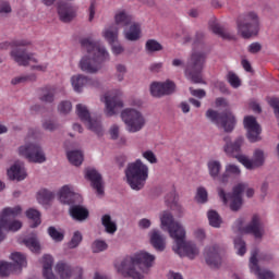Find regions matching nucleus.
I'll use <instances>...</instances> for the list:
<instances>
[{"label": "nucleus", "mask_w": 279, "mask_h": 279, "mask_svg": "<svg viewBox=\"0 0 279 279\" xmlns=\"http://www.w3.org/2000/svg\"><path fill=\"white\" fill-rule=\"evenodd\" d=\"M21 206L15 207H7L2 210L0 215V243L5 240V234H3V228L8 226V221L10 219H14V217H19L21 215Z\"/></svg>", "instance_id": "nucleus-18"}, {"label": "nucleus", "mask_w": 279, "mask_h": 279, "mask_svg": "<svg viewBox=\"0 0 279 279\" xmlns=\"http://www.w3.org/2000/svg\"><path fill=\"white\" fill-rule=\"evenodd\" d=\"M245 189H247V184L245 183H239L233 187V192L230 195V209L233 210V213L241 210L243 206V197L241 195Z\"/></svg>", "instance_id": "nucleus-23"}, {"label": "nucleus", "mask_w": 279, "mask_h": 279, "mask_svg": "<svg viewBox=\"0 0 279 279\" xmlns=\"http://www.w3.org/2000/svg\"><path fill=\"white\" fill-rule=\"evenodd\" d=\"M228 82L233 88H239V86H241V78H239L234 72H229Z\"/></svg>", "instance_id": "nucleus-57"}, {"label": "nucleus", "mask_w": 279, "mask_h": 279, "mask_svg": "<svg viewBox=\"0 0 279 279\" xmlns=\"http://www.w3.org/2000/svg\"><path fill=\"white\" fill-rule=\"evenodd\" d=\"M225 146L223 151L227 154V156H231L232 158H236L239 160V153L241 151V147H243L244 140L243 137H238L233 143L232 138L230 136H225Z\"/></svg>", "instance_id": "nucleus-20"}, {"label": "nucleus", "mask_w": 279, "mask_h": 279, "mask_svg": "<svg viewBox=\"0 0 279 279\" xmlns=\"http://www.w3.org/2000/svg\"><path fill=\"white\" fill-rule=\"evenodd\" d=\"M12 12V7L10 2H1L0 3V14L4 16V14H10Z\"/></svg>", "instance_id": "nucleus-62"}, {"label": "nucleus", "mask_w": 279, "mask_h": 279, "mask_svg": "<svg viewBox=\"0 0 279 279\" xmlns=\"http://www.w3.org/2000/svg\"><path fill=\"white\" fill-rule=\"evenodd\" d=\"M258 248H254L251 253L250 257V269L252 274H255L258 279H276V276L272 271L263 269L260 270V267L258 266Z\"/></svg>", "instance_id": "nucleus-15"}, {"label": "nucleus", "mask_w": 279, "mask_h": 279, "mask_svg": "<svg viewBox=\"0 0 279 279\" xmlns=\"http://www.w3.org/2000/svg\"><path fill=\"white\" fill-rule=\"evenodd\" d=\"M58 15L62 23H71L77 16V9L66 2H61L58 5Z\"/></svg>", "instance_id": "nucleus-24"}, {"label": "nucleus", "mask_w": 279, "mask_h": 279, "mask_svg": "<svg viewBox=\"0 0 279 279\" xmlns=\"http://www.w3.org/2000/svg\"><path fill=\"white\" fill-rule=\"evenodd\" d=\"M82 47L86 49L87 54L81 59L78 68L83 73H89L92 75L99 73L101 71V62L110 58L108 50L100 44L90 41V39H83Z\"/></svg>", "instance_id": "nucleus-3"}, {"label": "nucleus", "mask_w": 279, "mask_h": 279, "mask_svg": "<svg viewBox=\"0 0 279 279\" xmlns=\"http://www.w3.org/2000/svg\"><path fill=\"white\" fill-rule=\"evenodd\" d=\"M71 84L75 93H82V88L88 84V76L84 74L74 75L71 77Z\"/></svg>", "instance_id": "nucleus-33"}, {"label": "nucleus", "mask_w": 279, "mask_h": 279, "mask_svg": "<svg viewBox=\"0 0 279 279\" xmlns=\"http://www.w3.org/2000/svg\"><path fill=\"white\" fill-rule=\"evenodd\" d=\"M146 49L147 51H150V53H154L155 51H162V45L156 41V39H149L146 41Z\"/></svg>", "instance_id": "nucleus-51"}, {"label": "nucleus", "mask_w": 279, "mask_h": 279, "mask_svg": "<svg viewBox=\"0 0 279 279\" xmlns=\"http://www.w3.org/2000/svg\"><path fill=\"white\" fill-rule=\"evenodd\" d=\"M26 217L28 219H31V221H33V223L31 225V228H38V226H40L41 221H40V211L31 208L28 210H26Z\"/></svg>", "instance_id": "nucleus-39"}, {"label": "nucleus", "mask_w": 279, "mask_h": 279, "mask_svg": "<svg viewBox=\"0 0 279 279\" xmlns=\"http://www.w3.org/2000/svg\"><path fill=\"white\" fill-rule=\"evenodd\" d=\"M239 162L245 167V169H248L250 171H254V169H260L265 165V150L260 148H256L253 151V158L250 159V157L245 155L238 156Z\"/></svg>", "instance_id": "nucleus-13"}, {"label": "nucleus", "mask_w": 279, "mask_h": 279, "mask_svg": "<svg viewBox=\"0 0 279 279\" xmlns=\"http://www.w3.org/2000/svg\"><path fill=\"white\" fill-rule=\"evenodd\" d=\"M121 119L131 134H136V132H141L145 128V116L137 109L126 108L122 110Z\"/></svg>", "instance_id": "nucleus-8"}, {"label": "nucleus", "mask_w": 279, "mask_h": 279, "mask_svg": "<svg viewBox=\"0 0 279 279\" xmlns=\"http://www.w3.org/2000/svg\"><path fill=\"white\" fill-rule=\"evenodd\" d=\"M125 178L133 191L145 189V182L149 178V167L141 159L130 162L125 169Z\"/></svg>", "instance_id": "nucleus-5"}, {"label": "nucleus", "mask_w": 279, "mask_h": 279, "mask_svg": "<svg viewBox=\"0 0 279 279\" xmlns=\"http://www.w3.org/2000/svg\"><path fill=\"white\" fill-rule=\"evenodd\" d=\"M208 171L210 178L214 180H218L220 184H228V180H230V177L228 173H222L221 174V161L219 160H209L207 162Z\"/></svg>", "instance_id": "nucleus-21"}, {"label": "nucleus", "mask_w": 279, "mask_h": 279, "mask_svg": "<svg viewBox=\"0 0 279 279\" xmlns=\"http://www.w3.org/2000/svg\"><path fill=\"white\" fill-rule=\"evenodd\" d=\"M76 114L83 123L90 119V111H88V107L82 104L76 105Z\"/></svg>", "instance_id": "nucleus-40"}, {"label": "nucleus", "mask_w": 279, "mask_h": 279, "mask_svg": "<svg viewBox=\"0 0 279 279\" xmlns=\"http://www.w3.org/2000/svg\"><path fill=\"white\" fill-rule=\"evenodd\" d=\"M155 263L156 255L141 251L124 257L114 267L117 274H120L122 278L145 279L151 274V267H154Z\"/></svg>", "instance_id": "nucleus-2"}, {"label": "nucleus", "mask_w": 279, "mask_h": 279, "mask_svg": "<svg viewBox=\"0 0 279 279\" xmlns=\"http://www.w3.org/2000/svg\"><path fill=\"white\" fill-rule=\"evenodd\" d=\"M234 247L238 251L239 256H244L245 252H247L245 241L241 238L234 240Z\"/></svg>", "instance_id": "nucleus-50"}, {"label": "nucleus", "mask_w": 279, "mask_h": 279, "mask_svg": "<svg viewBox=\"0 0 279 279\" xmlns=\"http://www.w3.org/2000/svg\"><path fill=\"white\" fill-rule=\"evenodd\" d=\"M207 119H210L213 123H216L218 128H222L225 132H232L234 125H236V118L230 111L219 113L213 109L206 111Z\"/></svg>", "instance_id": "nucleus-10"}, {"label": "nucleus", "mask_w": 279, "mask_h": 279, "mask_svg": "<svg viewBox=\"0 0 279 279\" xmlns=\"http://www.w3.org/2000/svg\"><path fill=\"white\" fill-rule=\"evenodd\" d=\"M48 234L57 243H60V241H64V233L56 229V227H49L48 228Z\"/></svg>", "instance_id": "nucleus-46"}, {"label": "nucleus", "mask_w": 279, "mask_h": 279, "mask_svg": "<svg viewBox=\"0 0 279 279\" xmlns=\"http://www.w3.org/2000/svg\"><path fill=\"white\" fill-rule=\"evenodd\" d=\"M23 243L34 254H40V242L38 241L37 236L26 238L24 239Z\"/></svg>", "instance_id": "nucleus-36"}, {"label": "nucleus", "mask_w": 279, "mask_h": 279, "mask_svg": "<svg viewBox=\"0 0 279 279\" xmlns=\"http://www.w3.org/2000/svg\"><path fill=\"white\" fill-rule=\"evenodd\" d=\"M14 49L11 50L10 56L19 64V66H27L29 62H38L36 58H34V54L28 53L25 48L21 47H27L32 45V43L22 39L14 41Z\"/></svg>", "instance_id": "nucleus-11"}, {"label": "nucleus", "mask_w": 279, "mask_h": 279, "mask_svg": "<svg viewBox=\"0 0 279 279\" xmlns=\"http://www.w3.org/2000/svg\"><path fill=\"white\" fill-rule=\"evenodd\" d=\"M8 175L10 180H16L21 182L27 178V171L25 170V163L16 161L9 170Z\"/></svg>", "instance_id": "nucleus-26"}, {"label": "nucleus", "mask_w": 279, "mask_h": 279, "mask_svg": "<svg viewBox=\"0 0 279 279\" xmlns=\"http://www.w3.org/2000/svg\"><path fill=\"white\" fill-rule=\"evenodd\" d=\"M121 92H119L118 95H105V112L107 117H114V114H117V110L123 108V100L121 99Z\"/></svg>", "instance_id": "nucleus-17"}, {"label": "nucleus", "mask_w": 279, "mask_h": 279, "mask_svg": "<svg viewBox=\"0 0 279 279\" xmlns=\"http://www.w3.org/2000/svg\"><path fill=\"white\" fill-rule=\"evenodd\" d=\"M59 201L61 204L73 206L74 204H80L82 202V196L73 192L69 185H64L59 192Z\"/></svg>", "instance_id": "nucleus-22"}, {"label": "nucleus", "mask_w": 279, "mask_h": 279, "mask_svg": "<svg viewBox=\"0 0 279 279\" xmlns=\"http://www.w3.org/2000/svg\"><path fill=\"white\" fill-rule=\"evenodd\" d=\"M244 128L247 131L246 137L250 143H258V141H262L260 133L263 132V129H260V124H258V121H256L254 116L244 118Z\"/></svg>", "instance_id": "nucleus-14"}, {"label": "nucleus", "mask_w": 279, "mask_h": 279, "mask_svg": "<svg viewBox=\"0 0 279 279\" xmlns=\"http://www.w3.org/2000/svg\"><path fill=\"white\" fill-rule=\"evenodd\" d=\"M101 36L109 45L119 43V26L111 24L105 27L101 32Z\"/></svg>", "instance_id": "nucleus-28"}, {"label": "nucleus", "mask_w": 279, "mask_h": 279, "mask_svg": "<svg viewBox=\"0 0 279 279\" xmlns=\"http://www.w3.org/2000/svg\"><path fill=\"white\" fill-rule=\"evenodd\" d=\"M69 213L74 221H86L89 215L88 208L80 205V203H74V205H71Z\"/></svg>", "instance_id": "nucleus-27"}, {"label": "nucleus", "mask_w": 279, "mask_h": 279, "mask_svg": "<svg viewBox=\"0 0 279 279\" xmlns=\"http://www.w3.org/2000/svg\"><path fill=\"white\" fill-rule=\"evenodd\" d=\"M163 96L165 95H173L175 93V83L172 81H166L161 83Z\"/></svg>", "instance_id": "nucleus-53"}, {"label": "nucleus", "mask_w": 279, "mask_h": 279, "mask_svg": "<svg viewBox=\"0 0 279 279\" xmlns=\"http://www.w3.org/2000/svg\"><path fill=\"white\" fill-rule=\"evenodd\" d=\"M12 269H14V265L7 263V262H0V277L5 278L12 274Z\"/></svg>", "instance_id": "nucleus-47"}, {"label": "nucleus", "mask_w": 279, "mask_h": 279, "mask_svg": "<svg viewBox=\"0 0 279 279\" xmlns=\"http://www.w3.org/2000/svg\"><path fill=\"white\" fill-rule=\"evenodd\" d=\"M263 49V45H260V43H252L248 48L247 51L248 53H259V51H262Z\"/></svg>", "instance_id": "nucleus-63"}, {"label": "nucleus", "mask_w": 279, "mask_h": 279, "mask_svg": "<svg viewBox=\"0 0 279 279\" xmlns=\"http://www.w3.org/2000/svg\"><path fill=\"white\" fill-rule=\"evenodd\" d=\"M11 259L13 260V263H15V265H17V267L22 268V267H27V257L25 256V254L21 253V252H15L11 254Z\"/></svg>", "instance_id": "nucleus-41"}, {"label": "nucleus", "mask_w": 279, "mask_h": 279, "mask_svg": "<svg viewBox=\"0 0 279 279\" xmlns=\"http://www.w3.org/2000/svg\"><path fill=\"white\" fill-rule=\"evenodd\" d=\"M3 228H8V230H10V232H19V230H21V228H23V222H21L19 220L8 222V220H7V226Z\"/></svg>", "instance_id": "nucleus-59"}, {"label": "nucleus", "mask_w": 279, "mask_h": 279, "mask_svg": "<svg viewBox=\"0 0 279 279\" xmlns=\"http://www.w3.org/2000/svg\"><path fill=\"white\" fill-rule=\"evenodd\" d=\"M150 94L153 97H165V92L162 90V83L155 82L150 85Z\"/></svg>", "instance_id": "nucleus-44"}, {"label": "nucleus", "mask_w": 279, "mask_h": 279, "mask_svg": "<svg viewBox=\"0 0 279 279\" xmlns=\"http://www.w3.org/2000/svg\"><path fill=\"white\" fill-rule=\"evenodd\" d=\"M150 244L157 252H165L166 242L165 236L161 235L160 231L153 229L149 232Z\"/></svg>", "instance_id": "nucleus-29"}, {"label": "nucleus", "mask_w": 279, "mask_h": 279, "mask_svg": "<svg viewBox=\"0 0 279 279\" xmlns=\"http://www.w3.org/2000/svg\"><path fill=\"white\" fill-rule=\"evenodd\" d=\"M25 82H36V74L16 76L13 80H11V84L13 86H16V84H25Z\"/></svg>", "instance_id": "nucleus-45"}, {"label": "nucleus", "mask_w": 279, "mask_h": 279, "mask_svg": "<svg viewBox=\"0 0 279 279\" xmlns=\"http://www.w3.org/2000/svg\"><path fill=\"white\" fill-rule=\"evenodd\" d=\"M87 130L94 132V134L101 136L104 134V125L99 119L90 118L85 122Z\"/></svg>", "instance_id": "nucleus-34"}, {"label": "nucleus", "mask_w": 279, "mask_h": 279, "mask_svg": "<svg viewBox=\"0 0 279 279\" xmlns=\"http://www.w3.org/2000/svg\"><path fill=\"white\" fill-rule=\"evenodd\" d=\"M268 104L272 108L275 117L279 119V98H270Z\"/></svg>", "instance_id": "nucleus-61"}, {"label": "nucleus", "mask_w": 279, "mask_h": 279, "mask_svg": "<svg viewBox=\"0 0 279 279\" xmlns=\"http://www.w3.org/2000/svg\"><path fill=\"white\" fill-rule=\"evenodd\" d=\"M54 271L61 279H69L74 276V274H76L78 278H82L84 274V270L81 267L73 268L64 262H59L54 267Z\"/></svg>", "instance_id": "nucleus-19"}, {"label": "nucleus", "mask_w": 279, "mask_h": 279, "mask_svg": "<svg viewBox=\"0 0 279 279\" xmlns=\"http://www.w3.org/2000/svg\"><path fill=\"white\" fill-rule=\"evenodd\" d=\"M227 175H241V168L236 165L229 163L226 166V172Z\"/></svg>", "instance_id": "nucleus-58"}, {"label": "nucleus", "mask_w": 279, "mask_h": 279, "mask_svg": "<svg viewBox=\"0 0 279 279\" xmlns=\"http://www.w3.org/2000/svg\"><path fill=\"white\" fill-rule=\"evenodd\" d=\"M207 217L209 226H211V228H221L223 220L221 219V216H219V213H217V210H209L207 213Z\"/></svg>", "instance_id": "nucleus-38"}, {"label": "nucleus", "mask_w": 279, "mask_h": 279, "mask_svg": "<svg viewBox=\"0 0 279 279\" xmlns=\"http://www.w3.org/2000/svg\"><path fill=\"white\" fill-rule=\"evenodd\" d=\"M114 23L117 27H119V25L121 27H128V25H131V23H133V17L125 11H119L114 15Z\"/></svg>", "instance_id": "nucleus-32"}, {"label": "nucleus", "mask_w": 279, "mask_h": 279, "mask_svg": "<svg viewBox=\"0 0 279 279\" xmlns=\"http://www.w3.org/2000/svg\"><path fill=\"white\" fill-rule=\"evenodd\" d=\"M82 233L80 231H75L68 246L70 250H75L77 245L82 243Z\"/></svg>", "instance_id": "nucleus-52"}, {"label": "nucleus", "mask_w": 279, "mask_h": 279, "mask_svg": "<svg viewBox=\"0 0 279 279\" xmlns=\"http://www.w3.org/2000/svg\"><path fill=\"white\" fill-rule=\"evenodd\" d=\"M209 27L214 34L217 36H220V38H223V40H234V34L226 31L221 26V24L217 23L216 21L210 22Z\"/></svg>", "instance_id": "nucleus-30"}, {"label": "nucleus", "mask_w": 279, "mask_h": 279, "mask_svg": "<svg viewBox=\"0 0 279 279\" xmlns=\"http://www.w3.org/2000/svg\"><path fill=\"white\" fill-rule=\"evenodd\" d=\"M196 202H198V204H206V202H208V191H206L204 187H198L196 193Z\"/></svg>", "instance_id": "nucleus-54"}, {"label": "nucleus", "mask_w": 279, "mask_h": 279, "mask_svg": "<svg viewBox=\"0 0 279 279\" xmlns=\"http://www.w3.org/2000/svg\"><path fill=\"white\" fill-rule=\"evenodd\" d=\"M160 228L163 232H169L171 239L174 240L172 250L179 256H187L193 260L196 256H199V248L193 242H185L186 230L181 226L180 222L173 219V215L169 211H163L160 216Z\"/></svg>", "instance_id": "nucleus-1"}, {"label": "nucleus", "mask_w": 279, "mask_h": 279, "mask_svg": "<svg viewBox=\"0 0 279 279\" xmlns=\"http://www.w3.org/2000/svg\"><path fill=\"white\" fill-rule=\"evenodd\" d=\"M43 128L47 132H56V130H58V128H60V124H58V122H56V120H45L43 122Z\"/></svg>", "instance_id": "nucleus-56"}, {"label": "nucleus", "mask_w": 279, "mask_h": 279, "mask_svg": "<svg viewBox=\"0 0 279 279\" xmlns=\"http://www.w3.org/2000/svg\"><path fill=\"white\" fill-rule=\"evenodd\" d=\"M101 223L108 234H114V232H117V222L112 221V217H110V215H104Z\"/></svg>", "instance_id": "nucleus-37"}, {"label": "nucleus", "mask_w": 279, "mask_h": 279, "mask_svg": "<svg viewBox=\"0 0 279 279\" xmlns=\"http://www.w3.org/2000/svg\"><path fill=\"white\" fill-rule=\"evenodd\" d=\"M39 100H41L43 104H53V101H56V87H43L39 93Z\"/></svg>", "instance_id": "nucleus-31"}, {"label": "nucleus", "mask_w": 279, "mask_h": 279, "mask_svg": "<svg viewBox=\"0 0 279 279\" xmlns=\"http://www.w3.org/2000/svg\"><path fill=\"white\" fill-rule=\"evenodd\" d=\"M58 110L61 114H69L73 110V105L69 100L61 101L58 106Z\"/></svg>", "instance_id": "nucleus-55"}, {"label": "nucleus", "mask_w": 279, "mask_h": 279, "mask_svg": "<svg viewBox=\"0 0 279 279\" xmlns=\"http://www.w3.org/2000/svg\"><path fill=\"white\" fill-rule=\"evenodd\" d=\"M123 37L125 40H129V43H136L137 40H141V23L133 22L129 24V27L123 29Z\"/></svg>", "instance_id": "nucleus-25"}, {"label": "nucleus", "mask_w": 279, "mask_h": 279, "mask_svg": "<svg viewBox=\"0 0 279 279\" xmlns=\"http://www.w3.org/2000/svg\"><path fill=\"white\" fill-rule=\"evenodd\" d=\"M125 73H128V66L122 63L116 65V77L118 82H123L125 80Z\"/></svg>", "instance_id": "nucleus-49"}, {"label": "nucleus", "mask_w": 279, "mask_h": 279, "mask_svg": "<svg viewBox=\"0 0 279 279\" xmlns=\"http://www.w3.org/2000/svg\"><path fill=\"white\" fill-rule=\"evenodd\" d=\"M108 250V243L104 240H95L92 244V251L94 254H99V252H106Z\"/></svg>", "instance_id": "nucleus-43"}, {"label": "nucleus", "mask_w": 279, "mask_h": 279, "mask_svg": "<svg viewBox=\"0 0 279 279\" xmlns=\"http://www.w3.org/2000/svg\"><path fill=\"white\" fill-rule=\"evenodd\" d=\"M235 24L239 36L245 40L258 36V32H260V16L256 11L241 13L236 19Z\"/></svg>", "instance_id": "nucleus-4"}, {"label": "nucleus", "mask_w": 279, "mask_h": 279, "mask_svg": "<svg viewBox=\"0 0 279 279\" xmlns=\"http://www.w3.org/2000/svg\"><path fill=\"white\" fill-rule=\"evenodd\" d=\"M143 158L150 162V165H156L158 162V158L156 157V154L151 150H146L142 154Z\"/></svg>", "instance_id": "nucleus-60"}, {"label": "nucleus", "mask_w": 279, "mask_h": 279, "mask_svg": "<svg viewBox=\"0 0 279 279\" xmlns=\"http://www.w3.org/2000/svg\"><path fill=\"white\" fill-rule=\"evenodd\" d=\"M223 254H226V245L213 244L205 248V262L209 267L216 269L220 267Z\"/></svg>", "instance_id": "nucleus-12"}, {"label": "nucleus", "mask_w": 279, "mask_h": 279, "mask_svg": "<svg viewBox=\"0 0 279 279\" xmlns=\"http://www.w3.org/2000/svg\"><path fill=\"white\" fill-rule=\"evenodd\" d=\"M204 66H206V53L202 51H194L187 58L184 75L186 80L192 82V84H204Z\"/></svg>", "instance_id": "nucleus-6"}, {"label": "nucleus", "mask_w": 279, "mask_h": 279, "mask_svg": "<svg viewBox=\"0 0 279 279\" xmlns=\"http://www.w3.org/2000/svg\"><path fill=\"white\" fill-rule=\"evenodd\" d=\"M85 178L86 180L90 181V186L96 191V194L99 197H102L104 195V177H101V173L97 171L95 168H87L85 170Z\"/></svg>", "instance_id": "nucleus-16"}, {"label": "nucleus", "mask_w": 279, "mask_h": 279, "mask_svg": "<svg viewBox=\"0 0 279 279\" xmlns=\"http://www.w3.org/2000/svg\"><path fill=\"white\" fill-rule=\"evenodd\" d=\"M175 199H177L175 191H172L166 195V204H168V206L170 207L177 204Z\"/></svg>", "instance_id": "nucleus-64"}, {"label": "nucleus", "mask_w": 279, "mask_h": 279, "mask_svg": "<svg viewBox=\"0 0 279 279\" xmlns=\"http://www.w3.org/2000/svg\"><path fill=\"white\" fill-rule=\"evenodd\" d=\"M19 155L26 158L28 162H34L35 165H43L47 162V155L43 149V146L38 143H28L19 147Z\"/></svg>", "instance_id": "nucleus-9"}, {"label": "nucleus", "mask_w": 279, "mask_h": 279, "mask_svg": "<svg viewBox=\"0 0 279 279\" xmlns=\"http://www.w3.org/2000/svg\"><path fill=\"white\" fill-rule=\"evenodd\" d=\"M68 160L74 167H80V165L84 162V153H82V150L68 151Z\"/></svg>", "instance_id": "nucleus-35"}, {"label": "nucleus", "mask_w": 279, "mask_h": 279, "mask_svg": "<svg viewBox=\"0 0 279 279\" xmlns=\"http://www.w3.org/2000/svg\"><path fill=\"white\" fill-rule=\"evenodd\" d=\"M44 270L43 274L53 272V257L51 255H44Z\"/></svg>", "instance_id": "nucleus-48"}, {"label": "nucleus", "mask_w": 279, "mask_h": 279, "mask_svg": "<svg viewBox=\"0 0 279 279\" xmlns=\"http://www.w3.org/2000/svg\"><path fill=\"white\" fill-rule=\"evenodd\" d=\"M52 198L53 193L47 190H43L37 194V202H39V204H49Z\"/></svg>", "instance_id": "nucleus-42"}, {"label": "nucleus", "mask_w": 279, "mask_h": 279, "mask_svg": "<svg viewBox=\"0 0 279 279\" xmlns=\"http://www.w3.org/2000/svg\"><path fill=\"white\" fill-rule=\"evenodd\" d=\"M245 223V218H238L234 222V228L241 234H253L255 239H260L265 236V225L260 220V216L253 215L251 221L243 227Z\"/></svg>", "instance_id": "nucleus-7"}]
</instances>
